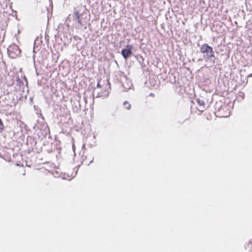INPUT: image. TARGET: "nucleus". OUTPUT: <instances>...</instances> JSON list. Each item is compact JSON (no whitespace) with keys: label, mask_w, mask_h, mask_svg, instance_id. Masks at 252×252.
Returning a JSON list of instances; mask_svg holds the SVG:
<instances>
[{"label":"nucleus","mask_w":252,"mask_h":252,"mask_svg":"<svg viewBox=\"0 0 252 252\" xmlns=\"http://www.w3.org/2000/svg\"><path fill=\"white\" fill-rule=\"evenodd\" d=\"M200 52L203 54V59L215 63L216 57L213 48L207 43L202 44L200 48Z\"/></svg>","instance_id":"1"},{"label":"nucleus","mask_w":252,"mask_h":252,"mask_svg":"<svg viewBox=\"0 0 252 252\" xmlns=\"http://www.w3.org/2000/svg\"><path fill=\"white\" fill-rule=\"evenodd\" d=\"M7 53L11 58L14 59L20 56L21 50L17 45L13 44L7 48Z\"/></svg>","instance_id":"2"},{"label":"nucleus","mask_w":252,"mask_h":252,"mask_svg":"<svg viewBox=\"0 0 252 252\" xmlns=\"http://www.w3.org/2000/svg\"><path fill=\"white\" fill-rule=\"evenodd\" d=\"M120 81L122 87L125 89L124 91H127L130 89L132 86L131 81L128 79L124 74L121 75Z\"/></svg>","instance_id":"3"},{"label":"nucleus","mask_w":252,"mask_h":252,"mask_svg":"<svg viewBox=\"0 0 252 252\" xmlns=\"http://www.w3.org/2000/svg\"><path fill=\"white\" fill-rule=\"evenodd\" d=\"M133 48L132 45H127L126 48H123L121 50V54L124 59L127 60L132 55V49Z\"/></svg>","instance_id":"4"},{"label":"nucleus","mask_w":252,"mask_h":252,"mask_svg":"<svg viewBox=\"0 0 252 252\" xmlns=\"http://www.w3.org/2000/svg\"><path fill=\"white\" fill-rule=\"evenodd\" d=\"M82 15V14L80 13V12L79 11H75L74 12L73 15H72L73 18V20L80 24V25H82V22H81V19L80 18L81 16Z\"/></svg>","instance_id":"5"},{"label":"nucleus","mask_w":252,"mask_h":252,"mask_svg":"<svg viewBox=\"0 0 252 252\" xmlns=\"http://www.w3.org/2000/svg\"><path fill=\"white\" fill-rule=\"evenodd\" d=\"M33 108L35 112L38 115V117L43 119L44 118L41 114V110L39 107L37 105H34Z\"/></svg>","instance_id":"6"},{"label":"nucleus","mask_w":252,"mask_h":252,"mask_svg":"<svg viewBox=\"0 0 252 252\" xmlns=\"http://www.w3.org/2000/svg\"><path fill=\"white\" fill-rule=\"evenodd\" d=\"M196 101L200 106L203 107V109L200 110V111L203 112L204 111V109L205 108V103L204 101L202 99H200V98H196Z\"/></svg>","instance_id":"7"},{"label":"nucleus","mask_w":252,"mask_h":252,"mask_svg":"<svg viewBox=\"0 0 252 252\" xmlns=\"http://www.w3.org/2000/svg\"><path fill=\"white\" fill-rule=\"evenodd\" d=\"M124 105L125 108L127 110H129L131 108V105L127 101H125L124 102Z\"/></svg>","instance_id":"8"},{"label":"nucleus","mask_w":252,"mask_h":252,"mask_svg":"<svg viewBox=\"0 0 252 252\" xmlns=\"http://www.w3.org/2000/svg\"><path fill=\"white\" fill-rule=\"evenodd\" d=\"M16 82L17 83V85L21 87L22 86H24L23 82L19 78H17Z\"/></svg>","instance_id":"9"},{"label":"nucleus","mask_w":252,"mask_h":252,"mask_svg":"<svg viewBox=\"0 0 252 252\" xmlns=\"http://www.w3.org/2000/svg\"><path fill=\"white\" fill-rule=\"evenodd\" d=\"M4 129V125L1 120L0 119V133L2 132L3 129Z\"/></svg>","instance_id":"10"},{"label":"nucleus","mask_w":252,"mask_h":252,"mask_svg":"<svg viewBox=\"0 0 252 252\" xmlns=\"http://www.w3.org/2000/svg\"><path fill=\"white\" fill-rule=\"evenodd\" d=\"M222 108V106H220V107H217V104H216V106H215V109H217L218 108V109L220 111V109Z\"/></svg>","instance_id":"11"},{"label":"nucleus","mask_w":252,"mask_h":252,"mask_svg":"<svg viewBox=\"0 0 252 252\" xmlns=\"http://www.w3.org/2000/svg\"><path fill=\"white\" fill-rule=\"evenodd\" d=\"M103 95H102L101 94H100L99 93H98L97 95H96V97H102L103 96Z\"/></svg>","instance_id":"12"},{"label":"nucleus","mask_w":252,"mask_h":252,"mask_svg":"<svg viewBox=\"0 0 252 252\" xmlns=\"http://www.w3.org/2000/svg\"><path fill=\"white\" fill-rule=\"evenodd\" d=\"M74 38L75 40H78V39H80L78 36H75Z\"/></svg>","instance_id":"13"},{"label":"nucleus","mask_w":252,"mask_h":252,"mask_svg":"<svg viewBox=\"0 0 252 252\" xmlns=\"http://www.w3.org/2000/svg\"><path fill=\"white\" fill-rule=\"evenodd\" d=\"M93 160H94V158H92V159L90 161V162L89 163H87V165H89L91 163L93 162Z\"/></svg>","instance_id":"14"},{"label":"nucleus","mask_w":252,"mask_h":252,"mask_svg":"<svg viewBox=\"0 0 252 252\" xmlns=\"http://www.w3.org/2000/svg\"><path fill=\"white\" fill-rule=\"evenodd\" d=\"M96 87H97V88H98V87H100V84H99V83H97Z\"/></svg>","instance_id":"15"},{"label":"nucleus","mask_w":252,"mask_h":252,"mask_svg":"<svg viewBox=\"0 0 252 252\" xmlns=\"http://www.w3.org/2000/svg\"><path fill=\"white\" fill-rule=\"evenodd\" d=\"M37 40H38V39H36V40L34 41V45L36 44V41H37Z\"/></svg>","instance_id":"16"},{"label":"nucleus","mask_w":252,"mask_h":252,"mask_svg":"<svg viewBox=\"0 0 252 252\" xmlns=\"http://www.w3.org/2000/svg\"><path fill=\"white\" fill-rule=\"evenodd\" d=\"M198 61H202V59H198Z\"/></svg>","instance_id":"17"},{"label":"nucleus","mask_w":252,"mask_h":252,"mask_svg":"<svg viewBox=\"0 0 252 252\" xmlns=\"http://www.w3.org/2000/svg\"><path fill=\"white\" fill-rule=\"evenodd\" d=\"M108 84L109 86H110V83H109V82H108Z\"/></svg>","instance_id":"18"},{"label":"nucleus","mask_w":252,"mask_h":252,"mask_svg":"<svg viewBox=\"0 0 252 252\" xmlns=\"http://www.w3.org/2000/svg\"><path fill=\"white\" fill-rule=\"evenodd\" d=\"M77 170L76 171L75 175L77 174Z\"/></svg>","instance_id":"19"},{"label":"nucleus","mask_w":252,"mask_h":252,"mask_svg":"<svg viewBox=\"0 0 252 252\" xmlns=\"http://www.w3.org/2000/svg\"><path fill=\"white\" fill-rule=\"evenodd\" d=\"M106 96H108V92H107Z\"/></svg>","instance_id":"20"},{"label":"nucleus","mask_w":252,"mask_h":252,"mask_svg":"<svg viewBox=\"0 0 252 252\" xmlns=\"http://www.w3.org/2000/svg\"><path fill=\"white\" fill-rule=\"evenodd\" d=\"M150 95H153V94H150Z\"/></svg>","instance_id":"21"}]
</instances>
